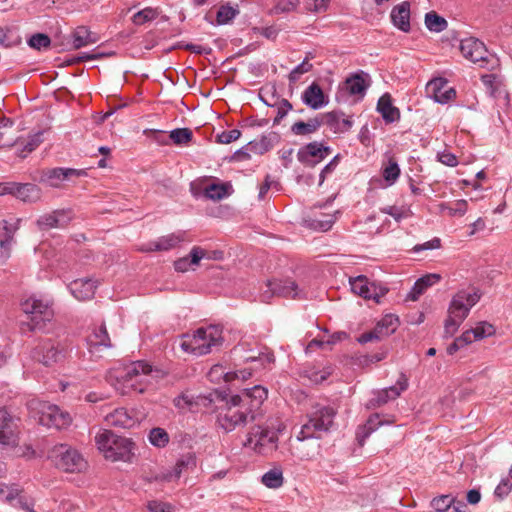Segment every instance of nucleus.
<instances>
[{
	"label": "nucleus",
	"instance_id": "2",
	"mask_svg": "<svg viewBox=\"0 0 512 512\" xmlns=\"http://www.w3.org/2000/svg\"><path fill=\"white\" fill-rule=\"evenodd\" d=\"M95 444L99 452L110 461H130L134 443L126 437L118 436L110 430H100L95 435Z\"/></svg>",
	"mask_w": 512,
	"mask_h": 512
},
{
	"label": "nucleus",
	"instance_id": "42",
	"mask_svg": "<svg viewBox=\"0 0 512 512\" xmlns=\"http://www.w3.org/2000/svg\"><path fill=\"white\" fill-rule=\"evenodd\" d=\"M425 24L426 27L433 32H442L448 26L447 21L435 12H429L426 14Z\"/></svg>",
	"mask_w": 512,
	"mask_h": 512
},
{
	"label": "nucleus",
	"instance_id": "29",
	"mask_svg": "<svg viewBox=\"0 0 512 512\" xmlns=\"http://www.w3.org/2000/svg\"><path fill=\"white\" fill-rule=\"evenodd\" d=\"M108 425L119 428H131L135 425V419L125 408L115 409L105 417Z\"/></svg>",
	"mask_w": 512,
	"mask_h": 512
},
{
	"label": "nucleus",
	"instance_id": "30",
	"mask_svg": "<svg viewBox=\"0 0 512 512\" xmlns=\"http://www.w3.org/2000/svg\"><path fill=\"white\" fill-rule=\"evenodd\" d=\"M17 227L9 224L7 221H2L0 226V247L2 255L5 258L10 257L11 247L14 242V234Z\"/></svg>",
	"mask_w": 512,
	"mask_h": 512
},
{
	"label": "nucleus",
	"instance_id": "48",
	"mask_svg": "<svg viewBox=\"0 0 512 512\" xmlns=\"http://www.w3.org/2000/svg\"><path fill=\"white\" fill-rule=\"evenodd\" d=\"M440 208L442 211H447L450 216H463L468 210V203L461 199L455 201L452 205L442 203Z\"/></svg>",
	"mask_w": 512,
	"mask_h": 512
},
{
	"label": "nucleus",
	"instance_id": "8",
	"mask_svg": "<svg viewBox=\"0 0 512 512\" xmlns=\"http://www.w3.org/2000/svg\"><path fill=\"white\" fill-rule=\"evenodd\" d=\"M21 308L25 314L31 315V330L41 329L54 316L52 303L48 300L30 297L21 303Z\"/></svg>",
	"mask_w": 512,
	"mask_h": 512
},
{
	"label": "nucleus",
	"instance_id": "22",
	"mask_svg": "<svg viewBox=\"0 0 512 512\" xmlns=\"http://www.w3.org/2000/svg\"><path fill=\"white\" fill-rule=\"evenodd\" d=\"M427 92L433 99L441 104H445L452 100L456 92L453 88L448 87L447 81L443 78H436L428 82Z\"/></svg>",
	"mask_w": 512,
	"mask_h": 512
},
{
	"label": "nucleus",
	"instance_id": "31",
	"mask_svg": "<svg viewBox=\"0 0 512 512\" xmlns=\"http://www.w3.org/2000/svg\"><path fill=\"white\" fill-rule=\"evenodd\" d=\"M441 279L439 274H427L421 278H419L414 286L412 287L410 293L408 294V299L412 301L418 300V298L426 291L428 287L438 283Z\"/></svg>",
	"mask_w": 512,
	"mask_h": 512
},
{
	"label": "nucleus",
	"instance_id": "16",
	"mask_svg": "<svg viewBox=\"0 0 512 512\" xmlns=\"http://www.w3.org/2000/svg\"><path fill=\"white\" fill-rule=\"evenodd\" d=\"M406 388L407 379L404 376H402L397 381L396 385L375 392L373 398L369 400L367 407L371 409L381 407L388 403L389 401L398 398L401 392L406 390Z\"/></svg>",
	"mask_w": 512,
	"mask_h": 512
},
{
	"label": "nucleus",
	"instance_id": "4",
	"mask_svg": "<svg viewBox=\"0 0 512 512\" xmlns=\"http://www.w3.org/2000/svg\"><path fill=\"white\" fill-rule=\"evenodd\" d=\"M336 411L330 406L317 404L307 414L306 422L303 423L297 439L305 441L312 438H321L322 433H326L333 425Z\"/></svg>",
	"mask_w": 512,
	"mask_h": 512
},
{
	"label": "nucleus",
	"instance_id": "15",
	"mask_svg": "<svg viewBox=\"0 0 512 512\" xmlns=\"http://www.w3.org/2000/svg\"><path fill=\"white\" fill-rule=\"evenodd\" d=\"M330 153V147L324 146L322 143L311 142L299 149L297 158L305 165L314 166L325 159Z\"/></svg>",
	"mask_w": 512,
	"mask_h": 512
},
{
	"label": "nucleus",
	"instance_id": "10",
	"mask_svg": "<svg viewBox=\"0 0 512 512\" xmlns=\"http://www.w3.org/2000/svg\"><path fill=\"white\" fill-rule=\"evenodd\" d=\"M38 412L39 423L48 428L63 429L68 427L72 422V418L68 412L48 402L39 403Z\"/></svg>",
	"mask_w": 512,
	"mask_h": 512
},
{
	"label": "nucleus",
	"instance_id": "64",
	"mask_svg": "<svg viewBox=\"0 0 512 512\" xmlns=\"http://www.w3.org/2000/svg\"><path fill=\"white\" fill-rule=\"evenodd\" d=\"M438 160L447 166L454 167L458 164L457 157L450 152H442L438 154Z\"/></svg>",
	"mask_w": 512,
	"mask_h": 512
},
{
	"label": "nucleus",
	"instance_id": "20",
	"mask_svg": "<svg viewBox=\"0 0 512 512\" xmlns=\"http://www.w3.org/2000/svg\"><path fill=\"white\" fill-rule=\"evenodd\" d=\"M320 118L322 125H326L334 133H345L349 131L353 125L351 118H345L344 113L339 111L320 114Z\"/></svg>",
	"mask_w": 512,
	"mask_h": 512
},
{
	"label": "nucleus",
	"instance_id": "53",
	"mask_svg": "<svg viewBox=\"0 0 512 512\" xmlns=\"http://www.w3.org/2000/svg\"><path fill=\"white\" fill-rule=\"evenodd\" d=\"M472 331L474 340H481L495 334L494 326L487 322L478 323Z\"/></svg>",
	"mask_w": 512,
	"mask_h": 512
},
{
	"label": "nucleus",
	"instance_id": "14",
	"mask_svg": "<svg viewBox=\"0 0 512 512\" xmlns=\"http://www.w3.org/2000/svg\"><path fill=\"white\" fill-rule=\"evenodd\" d=\"M62 357H64V348L52 340L43 341L34 349V358L46 366L58 362Z\"/></svg>",
	"mask_w": 512,
	"mask_h": 512
},
{
	"label": "nucleus",
	"instance_id": "45",
	"mask_svg": "<svg viewBox=\"0 0 512 512\" xmlns=\"http://www.w3.org/2000/svg\"><path fill=\"white\" fill-rule=\"evenodd\" d=\"M312 58L313 55L311 53H308L304 60L290 72V82H297L302 74L312 70L313 65L310 63V59Z\"/></svg>",
	"mask_w": 512,
	"mask_h": 512
},
{
	"label": "nucleus",
	"instance_id": "24",
	"mask_svg": "<svg viewBox=\"0 0 512 512\" xmlns=\"http://www.w3.org/2000/svg\"><path fill=\"white\" fill-rule=\"evenodd\" d=\"M68 287L77 300L85 301L93 298L97 284L92 279H76Z\"/></svg>",
	"mask_w": 512,
	"mask_h": 512
},
{
	"label": "nucleus",
	"instance_id": "38",
	"mask_svg": "<svg viewBox=\"0 0 512 512\" xmlns=\"http://www.w3.org/2000/svg\"><path fill=\"white\" fill-rule=\"evenodd\" d=\"M345 87L351 95H359L363 97L366 89L368 88V84L362 75L355 74L346 79Z\"/></svg>",
	"mask_w": 512,
	"mask_h": 512
},
{
	"label": "nucleus",
	"instance_id": "32",
	"mask_svg": "<svg viewBox=\"0 0 512 512\" xmlns=\"http://www.w3.org/2000/svg\"><path fill=\"white\" fill-rule=\"evenodd\" d=\"M393 24L404 32L410 30V9L409 4L403 3L393 8L391 12Z\"/></svg>",
	"mask_w": 512,
	"mask_h": 512
},
{
	"label": "nucleus",
	"instance_id": "33",
	"mask_svg": "<svg viewBox=\"0 0 512 512\" xmlns=\"http://www.w3.org/2000/svg\"><path fill=\"white\" fill-rule=\"evenodd\" d=\"M322 126L320 114L308 121H297L291 126V132L297 136H307L316 133Z\"/></svg>",
	"mask_w": 512,
	"mask_h": 512
},
{
	"label": "nucleus",
	"instance_id": "35",
	"mask_svg": "<svg viewBox=\"0 0 512 512\" xmlns=\"http://www.w3.org/2000/svg\"><path fill=\"white\" fill-rule=\"evenodd\" d=\"M232 192V185L229 182L212 183L204 188V195L211 200H221Z\"/></svg>",
	"mask_w": 512,
	"mask_h": 512
},
{
	"label": "nucleus",
	"instance_id": "5",
	"mask_svg": "<svg viewBox=\"0 0 512 512\" xmlns=\"http://www.w3.org/2000/svg\"><path fill=\"white\" fill-rule=\"evenodd\" d=\"M48 457L58 469L68 473L82 472L87 466L83 456L67 444H58L52 447Z\"/></svg>",
	"mask_w": 512,
	"mask_h": 512
},
{
	"label": "nucleus",
	"instance_id": "12",
	"mask_svg": "<svg viewBox=\"0 0 512 512\" xmlns=\"http://www.w3.org/2000/svg\"><path fill=\"white\" fill-rule=\"evenodd\" d=\"M152 371L153 369L149 364L144 361H137L127 366L121 377L129 386L134 387L139 393H143L146 390L144 386L145 379Z\"/></svg>",
	"mask_w": 512,
	"mask_h": 512
},
{
	"label": "nucleus",
	"instance_id": "39",
	"mask_svg": "<svg viewBox=\"0 0 512 512\" xmlns=\"http://www.w3.org/2000/svg\"><path fill=\"white\" fill-rule=\"evenodd\" d=\"M284 478L280 468H273L262 476V483L271 489H277L283 485Z\"/></svg>",
	"mask_w": 512,
	"mask_h": 512
},
{
	"label": "nucleus",
	"instance_id": "17",
	"mask_svg": "<svg viewBox=\"0 0 512 512\" xmlns=\"http://www.w3.org/2000/svg\"><path fill=\"white\" fill-rule=\"evenodd\" d=\"M72 217L71 210L60 209L40 216L36 223L40 230L64 228L70 223Z\"/></svg>",
	"mask_w": 512,
	"mask_h": 512
},
{
	"label": "nucleus",
	"instance_id": "19",
	"mask_svg": "<svg viewBox=\"0 0 512 512\" xmlns=\"http://www.w3.org/2000/svg\"><path fill=\"white\" fill-rule=\"evenodd\" d=\"M84 174L85 172L83 170L72 168H52L43 170L40 180L51 187H59L64 180L70 179L74 176L79 177Z\"/></svg>",
	"mask_w": 512,
	"mask_h": 512
},
{
	"label": "nucleus",
	"instance_id": "40",
	"mask_svg": "<svg viewBox=\"0 0 512 512\" xmlns=\"http://www.w3.org/2000/svg\"><path fill=\"white\" fill-rule=\"evenodd\" d=\"M333 367L331 365H327L323 368H310L306 371V376L309 380L315 384H320L324 382L328 377L332 374Z\"/></svg>",
	"mask_w": 512,
	"mask_h": 512
},
{
	"label": "nucleus",
	"instance_id": "59",
	"mask_svg": "<svg viewBox=\"0 0 512 512\" xmlns=\"http://www.w3.org/2000/svg\"><path fill=\"white\" fill-rule=\"evenodd\" d=\"M241 136V132L238 129H232L229 131H223L217 135V141L221 144H230L236 141Z\"/></svg>",
	"mask_w": 512,
	"mask_h": 512
},
{
	"label": "nucleus",
	"instance_id": "49",
	"mask_svg": "<svg viewBox=\"0 0 512 512\" xmlns=\"http://www.w3.org/2000/svg\"><path fill=\"white\" fill-rule=\"evenodd\" d=\"M208 376L212 381H218L220 378H223L225 382H232L236 377H238V374L236 372H225L222 365H214L210 369Z\"/></svg>",
	"mask_w": 512,
	"mask_h": 512
},
{
	"label": "nucleus",
	"instance_id": "28",
	"mask_svg": "<svg viewBox=\"0 0 512 512\" xmlns=\"http://www.w3.org/2000/svg\"><path fill=\"white\" fill-rule=\"evenodd\" d=\"M71 37L74 49H80L87 45L94 44L99 40L98 36L91 32L86 26H78L75 28Z\"/></svg>",
	"mask_w": 512,
	"mask_h": 512
},
{
	"label": "nucleus",
	"instance_id": "3",
	"mask_svg": "<svg viewBox=\"0 0 512 512\" xmlns=\"http://www.w3.org/2000/svg\"><path fill=\"white\" fill-rule=\"evenodd\" d=\"M479 300L480 295L476 291L461 290L453 296L444 325L446 337H451L457 332L461 323L467 318L471 308Z\"/></svg>",
	"mask_w": 512,
	"mask_h": 512
},
{
	"label": "nucleus",
	"instance_id": "26",
	"mask_svg": "<svg viewBox=\"0 0 512 512\" xmlns=\"http://www.w3.org/2000/svg\"><path fill=\"white\" fill-rule=\"evenodd\" d=\"M87 344L90 351L100 347L110 348L112 346L105 324H101L99 327L93 329L91 334L87 337Z\"/></svg>",
	"mask_w": 512,
	"mask_h": 512
},
{
	"label": "nucleus",
	"instance_id": "25",
	"mask_svg": "<svg viewBox=\"0 0 512 512\" xmlns=\"http://www.w3.org/2000/svg\"><path fill=\"white\" fill-rule=\"evenodd\" d=\"M13 196L23 202L34 203L41 198V189L32 183L15 182Z\"/></svg>",
	"mask_w": 512,
	"mask_h": 512
},
{
	"label": "nucleus",
	"instance_id": "43",
	"mask_svg": "<svg viewBox=\"0 0 512 512\" xmlns=\"http://www.w3.org/2000/svg\"><path fill=\"white\" fill-rule=\"evenodd\" d=\"M395 422L394 417H390L386 420H381L379 414H374L369 417L366 424L363 427V437H368L371 433H373L378 427L384 424H392Z\"/></svg>",
	"mask_w": 512,
	"mask_h": 512
},
{
	"label": "nucleus",
	"instance_id": "61",
	"mask_svg": "<svg viewBox=\"0 0 512 512\" xmlns=\"http://www.w3.org/2000/svg\"><path fill=\"white\" fill-rule=\"evenodd\" d=\"M511 490L512 484L509 479H503L495 488L494 495L498 499L503 500L511 492Z\"/></svg>",
	"mask_w": 512,
	"mask_h": 512
},
{
	"label": "nucleus",
	"instance_id": "7",
	"mask_svg": "<svg viewBox=\"0 0 512 512\" xmlns=\"http://www.w3.org/2000/svg\"><path fill=\"white\" fill-rule=\"evenodd\" d=\"M277 442L276 431L257 425L251 429L244 444L255 452L266 455L276 450Z\"/></svg>",
	"mask_w": 512,
	"mask_h": 512
},
{
	"label": "nucleus",
	"instance_id": "37",
	"mask_svg": "<svg viewBox=\"0 0 512 512\" xmlns=\"http://www.w3.org/2000/svg\"><path fill=\"white\" fill-rule=\"evenodd\" d=\"M43 132L39 131L35 134L29 135L25 142H20L17 146H21L17 154L21 158L27 157L28 154L32 153L42 142Z\"/></svg>",
	"mask_w": 512,
	"mask_h": 512
},
{
	"label": "nucleus",
	"instance_id": "60",
	"mask_svg": "<svg viewBox=\"0 0 512 512\" xmlns=\"http://www.w3.org/2000/svg\"><path fill=\"white\" fill-rule=\"evenodd\" d=\"M292 108V104L288 100L282 99L277 105V115L274 119V124H279Z\"/></svg>",
	"mask_w": 512,
	"mask_h": 512
},
{
	"label": "nucleus",
	"instance_id": "41",
	"mask_svg": "<svg viewBox=\"0 0 512 512\" xmlns=\"http://www.w3.org/2000/svg\"><path fill=\"white\" fill-rule=\"evenodd\" d=\"M351 290L353 293L363 297L364 299H370L369 292V281L366 276L360 275L353 279H350Z\"/></svg>",
	"mask_w": 512,
	"mask_h": 512
},
{
	"label": "nucleus",
	"instance_id": "1",
	"mask_svg": "<svg viewBox=\"0 0 512 512\" xmlns=\"http://www.w3.org/2000/svg\"><path fill=\"white\" fill-rule=\"evenodd\" d=\"M222 333V328L218 325L200 327L192 335H184L180 347L186 353L206 355L222 346Z\"/></svg>",
	"mask_w": 512,
	"mask_h": 512
},
{
	"label": "nucleus",
	"instance_id": "18",
	"mask_svg": "<svg viewBox=\"0 0 512 512\" xmlns=\"http://www.w3.org/2000/svg\"><path fill=\"white\" fill-rule=\"evenodd\" d=\"M17 443V425L7 410L0 409V444L15 446Z\"/></svg>",
	"mask_w": 512,
	"mask_h": 512
},
{
	"label": "nucleus",
	"instance_id": "9",
	"mask_svg": "<svg viewBox=\"0 0 512 512\" xmlns=\"http://www.w3.org/2000/svg\"><path fill=\"white\" fill-rule=\"evenodd\" d=\"M273 296L301 299L303 291L292 279H274L265 284V289L262 290L260 299L262 302L268 303Z\"/></svg>",
	"mask_w": 512,
	"mask_h": 512
},
{
	"label": "nucleus",
	"instance_id": "47",
	"mask_svg": "<svg viewBox=\"0 0 512 512\" xmlns=\"http://www.w3.org/2000/svg\"><path fill=\"white\" fill-rule=\"evenodd\" d=\"M382 176L389 185L395 183L400 176V168L395 160L389 159L387 165L383 168Z\"/></svg>",
	"mask_w": 512,
	"mask_h": 512
},
{
	"label": "nucleus",
	"instance_id": "44",
	"mask_svg": "<svg viewBox=\"0 0 512 512\" xmlns=\"http://www.w3.org/2000/svg\"><path fill=\"white\" fill-rule=\"evenodd\" d=\"M159 15V11L156 8L146 7L137 13H135L132 17V22L135 25H143L147 22L153 21Z\"/></svg>",
	"mask_w": 512,
	"mask_h": 512
},
{
	"label": "nucleus",
	"instance_id": "6",
	"mask_svg": "<svg viewBox=\"0 0 512 512\" xmlns=\"http://www.w3.org/2000/svg\"><path fill=\"white\" fill-rule=\"evenodd\" d=\"M256 419V415L248 407L234 403L232 397L227 402L226 407L222 408L217 415V423L226 432L243 427L248 422L255 421Z\"/></svg>",
	"mask_w": 512,
	"mask_h": 512
},
{
	"label": "nucleus",
	"instance_id": "58",
	"mask_svg": "<svg viewBox=\"0 0 512 512\" xmlns=\"http://www.w3.org/2000/svg\"><path fill=\"white\" fill-rule=\"evenodd\" d=\"M298 4L299 0H282L275 5L273 12L276 14L290 12L295 10Z\"/></svg>",
	"mask_w": 512,
	"mask_h": 512
},
{
	"label": "nucleus",
	"instance_id": "46",
	"mask_svg": "<svg viewBox=\"0 0 512 512\" xmlns=\"http://www.w3.org/2000/svg\"><path fill=\"white\" fill-rule=\"evenodd\" d=\"M192 463L194 464V460L191 458V457H188L187 459H180L177 461L174 469L172 472H168V473H163L162 476L160 477L161 480H165V481H172L174 479H178L183 470L185 468H187V466Z\"/></svg>",
	"mask_w": 512,
	"mask_h": 512
},
{
	"label": "nucleus",
	"instance_id": "50",
	"mask_svg": "<svg viewBox=\"0 0 512 512\" xmlns=\"http://www.w3.org/2000/svg\"><path fill=\"white\" fill-rule=\"evenodd\" d=\"M193 136L189 128H177L170 132L169 138L177 145L187 144Z\"/></svg>",
	"mask_w": 512,
	"mask_h": 512
},
{
	"label": "nucleus",
	"instance_id": "62",
	"mask_svg": "<svg viewBox=\"0 0 512 512\" xmlns=\"http://www.w3.org/2000/svg\"><path fill=\"white\" fill-rule=\"evenodd\" d=\"M147 508L151 512H173V508L170 504L156 500L148 502Z\"/></svg>",
	"mask_w": 512,
	"mask_h": 512
},
{
	"label": "nucleus",
	"instance_id": "51",
	"mask_svg": "<svg viewBox=\"0 0 512 512\" xmlns=\"http://www.w3.org/2000/svg\"><path fill=\"white\" fill-rule=\"evenodd\" d=\"M149 440L154 446L164 447L169 442V435L164 429L157 427L151 429Z\"/></svg>",
	"mask_w": 512,
	"mask_h": 512
},
{
	"label": "nucleus",
	"instance_id": "13",
	"mask_svg": "<svg viewBox=\"0 0 512 512\" xmlns=\"http://www.w3.org/2000/svg\"><path fill=\"white\" fill-rule=\"evenodd\" d=\"M268 391L266 388L255 385L252 388L244 389L240 395H233L232 401L236 404L248 407V409L258 416V410L267 398Z\"/></svg>",
	"mask_w": 512,
	"mask_h": 512
},
{
	"label": "nucleus",
	"instance_id": "57",
	"mask_svg": "<svg viewBox=\"0 0 512 512\" xmlns=\"http://www.w3.org/2000/svg\"><path fill=\"white\" fill-rule=\"evenodd\" d=\"M336 220L335 214H322L319 218L313 220L315 228L322 231L329 230Z\"/></svg>",
	"mask_w": 512,
	"mask_h": 512
},
{
	"label": "nucleus",
	"instance_id": "63",
	"mask_svg": "<svg viewBox=\"0 0 512 512\" xmlns=\"http://www.w3.org/2000/svg\"><path fill=\"white\" fill-rule=\"evenodd\" d=\"M381 211L393 217L397 222L401 221V219L406 216L404 210L397 206H387L382 208Z\"/></svg>",
	"mask_w": 512,
	"mask_h": 512
},
{
	"label": "nucleus",
	"instance_id": "54",
	"mask_svg": "<svg viewBox=\"0 0 512 512\" xmlns=\"http://www.w3.org/2000/svg\"><path fill=\"white\" fill-rule=\"evenodd\" d=\"M28 44L30 47L36 50H41L48 48L51 44V40L48 35L43 33H37L30 37V39L28 40Z\"/></svg>",
	"mask_w": 512,
	"mask_h": 512
},
{
	"label": "nucleus",
	"instance_id": "36",
	"mask_svg": "<svg viewBox=\"0 0 512 512\" xmlns=\"http://www.w3.org/2000/svg\"><path fill=\"white\" fill-rule=\"evenodd\" d=\"M13 127V121L9 118L3 117L0 119V145L1 148H11L19 144V138L10 136V131Z\"/></svg>",
	"mask_w": 512,
	"mask_h": 512
},
{
	"label": "nucleus",
	"instance_id": "11",
	"mask_svg": "<svg viewBox=\"0 0 512 512\" xmlns=\"http://www.w3.org/2000/svg\"><path fill=\"white\" fill-rule=\"evenodd\" d=\"M459 48L464 58L478 64L480 67H486L491 61L492 56L485 44L475 37L462 39Z\"/></svg>",
	"mask_w": 512,
	"mask_h": 512
},
{
	"label": "nucleus",
	"instance_id": "55",
	"mask_svg": "<svg viewBox=\"0 0 512 512\" xmlns=\"http://www.w3.org/2000/svg\"><path fill=\"white\" fill-rule=\"evenodd\" d=\"M173 404L180 412H186L190 410L196 402L192 396L182 393L174 398Z\"/></svg>",
	"mask_w": 512,
	"mask_h": 512
},
{
	"label": "nucleus",
	"instance_id": "52",
	"mask_svg": "<svg viewBox=\"0 0 512 512\" xmlns=\"http://www.w3.org/2000/svg\"><path fill=\"white\" fill-rule=\"evenodd\" d=\"M453 502L454 500L450 495H442L438 498H434L432 501L433 512H446L448 509H454L457 506L454 505Z\"/></svg>",
	"mask_w": 512,
	"mask_h": 512
},
{
	"label": "nucleus",
	"instance_id": "34",
	"mask_svg": "<svg viewBox=\"0 0 512 512\" xmlns=\"http://www.w3.org/2000/svg\"><path fill=\"white\" fill-rule=\"evenodd\" d=\"M377 110L388 123L394 122L399 118V110L392 105L391 97L388 94L380 97L377 103Z\"/></svg>",
	"mask_w": 512,
	"mask_h": 512
},
{
	"label": "nucleus",
	"instance_id": "23",
	"mask_svg": "<svg viewBox=\"0 0 512 512\" xmlns=\"http://www.w3.org/2000/svg\"><path fill=\"white\" fill-rule=\"evenodd\" d=\"M301 99L306 106L313 110L321 109L329 102L328 97L316 82H313L303 91Z\"/></svg>",
	"mask_w": 512,
	"mask_h": 512
},
{
	"label": "nucleus",
	"instance_id": "56",
	"mask_svg": "<svg viewBox=\"0 0 512 512\" xmlns=\"http://www.w3.org/2000/svg\"><path fill=\"white\" fill-rule=\"evenodd\" d=\"M238 14V10L230 7V6H221L217 12V23L218 24H227L229 23L235 16Z\"/></svg>",
	"mask_w": 512,
	"mask_h": 512
},
{
	"label": "nucleus",
	"instance_id": "27",
	"mask_svg": "<svg viewBox=\"0 0 512 512\" xmlns=\"http://www.w3.org/2000/svg\"><path fill=\"white\" fill-rule=\"evenodd\" d=\"M205 257H207V251L199 246H194L191 249L189 256L182 257L175 261V270L179 272H186L190 266L198 265L200 260Z\"/></svg>",
	"mask_w": 512,
	"mask_h": 512
},
{
	"label": "nucleus",
	"instance_id": "21",
	"mask_svg": "<svg viewBox=\"0 0 512 512\" xmlns=\"http://www.w3.org/2000/svg\"><path fill=\"white\" fill-rule=\"evenodd\" d=\"M186 232L179 231L169 235L162 236L155 241H151L141 248L142 251H167L178 246L185 240Z\"/></svg>",
	"mask_w": 512,
	"mask_h": 512
}]
</instances>
